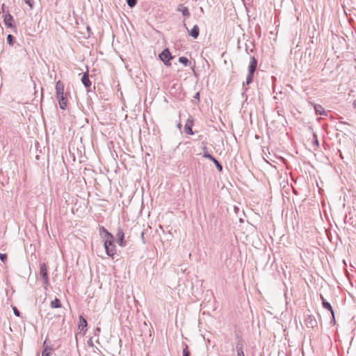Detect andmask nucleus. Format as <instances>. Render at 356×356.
Returning <instances> with one entry per match:
<instances>
[{"mask_svg": "<svg viewBox=\"0 0 356 356\" xmlns=\"http://www.w3.org/2000/svg\"><path fill=\"white\" fill-rule=\"evenodd\" d=\"M309 104L313 106L314 109L315 111V114L316 115L327 116L330 111H325L321 104H315L311 102H309Z\"/></svg>", "mask_w": 356, "mask_h": 356, "instance_id": "6e6552de", "label": "nucleus"}, {"mask_svg": "<svg viewBox=\"0 0 356 356\" xmlns=\"http://www.w3.org/2000/svg\"><path fill=\"white\" fill-rule=\"evenodd\" d=\"M15 42V38L13 35L8 34L7 36V43L10 46H13Z\"/></svg>", "mask_w": 356, "mask_h": 356, "instance_id": "bb28decb", "label": "nucleus"}, {"mask_svg": "<svg viewBox=\"0 0 356 356\" xmlns=\"http://www.w3.org/2000/svg\"><path fill=\"white\" fill-rule=\"evenodd\" d=\"M25 3H26L30 8H33L34 5V0H23Z\"/></svg>", "mask_w": 356, "mask_h": 356, "instance_id": "2f4dec72", "label": "nucleus"}, {"mask_svg": "<svg viewBox=\"0 0 356 356\" xmlns=\"http://www.w3.org/2000/svg\"><path fill=\"white\" fill-rule=\"evenodd\" d=\"M234 335L236 341V343H245V340L243 339L240 330H235Z\"/></svg>", "mask_w": 356, "mask_h": 356, "instance_id": "4be33fe9", "label": "nucleus"}, {"mask_svg": "<svg viewBox=\"0 0 356 356\" xmlns=\"http://www.w3.org/2000/svg\"><path fill=\"white\" fill-rule=\"evenodd\" d=\"M203 152L202 154V157L209 159L211 161L215 160V157L209 152L208 147L207 145H204L202 147Z\"/></svg>", "mask_w": 356, "mask_h": 356, "instance_id": "6ab92c4d", "label": "nucleus"}, {"mask_svg": "<svg viewBox=\"0 0 356 356\" xmlns=\"http://www.w3.org/2000/svg\"><path fill=\"white\" fill-rule=\"evenodd\" d=\"M13 313L16 316H20L21 312L15 307H13Z\"/></svg>", "mask_w": 356, "mask_h": 356, "instance_id": "72a5a7b5", "label": "nucleus"}, {"mask_svg": "<svg viewBox=\"0 0 356 356\" xmlns=\"http://www.w3.org/2000/svg\"><path fill=\"white\" fill-rule=\"evenodd\" d=\"M321 301H322V306L324 309L328 310L331 314H332V320L330 321V323H335V316H334V309L331 305V304L327 301L324 297L321 295Z\"/></svg>", "mask_w": 356, "mask_h": 356, "instance_id": "423d86ee", "label": "nucleus"}, {"mask_svg": "<svg viewBox=\"0 0 356 356\" xmlns=\"http://www.w3.org/2000/svg\"><path fill=\"white\" fill-rule=\"evenodd\" d=\"M179 62L184 65L185 67H187L191 64V62L186 56H180L179 58Z\"/></svg>", "mask_w": 356, "mask_h": 356, "instance_id": "393cba45", "label": "nucleus"}, {"mask_svg": "<svg viewBox=\"0 0 356 356\" xmlns=\"http://www.w3.org/2000/svg\"><path fill=\"white\" fill-rule=\"evenodd\" d=\"M254 74V72H248V75L246 76V80L245 82L243 83V87L245 85H247V86L250 85L253 81Z\"/></svg>", "mask_w": 356, "mask_h": 356, "instance_id": "5701e85b", "label": "nucleus"}, {"mask_svg": "<svg viewBox=\"0 0 356 356\" xmlns=\"http://www.w3.org/2000/svg\"><path fill=\"white\" fill-rule=\"evenodd\" d=\"M200 92H197L194 96H193V99L194 100L193 101V102L197 105L199 103H200Z\"/></svg>", "mask_w": 356, "mask_h": 356, "instance_id": "c756f323", "label": "nucleus"}, {"mask_svg": "<svg viewBox=\"0 0 356 356\" xmlns=\"http://www.w3.org/2000/svg\"><path fill=\"white\" fill-rule=\"evenodd\" d=\"M81 83L84 86V87L86 88L87 92H90L92 91L91 90V85L92 83L89 79V74L88 72L86 71L82 74L81 76Z\"/></svg>", "mask_w": 356, "mask_h": 356, "instance_id": "0eeeda50", "label": "nucleus"}, {"mask_svg": "<svg viewBox=\"0 0 356 356\" xmlns=\"http://www.w3.org/2000/svg\"><path fill=\"white\" fill-rule=\"evenodd\" d=\"M183 356H191V353L188 350V346L186 343H183Z\"/></svg>", "mask_w": 356, "mask_h": 356, "instance_id": "cd10ccee", "label": "nucleus"}, {"mask_svg": "<svg viewBox=\"0 0 356 356\" xmlns=\"http://www.w3.org/2000/svg\"><path fill=\"white\" fill-rule=\"evenodd\" d=\"M51 307L54 309L60 308L62 306L61 302L59 298H55L54 300L51 301Z\"/></svg>", "mask_w": 356, "mask_h": 356, "instance_id": "b1692460", "label": "nucleus"}, {"mask_svg": "<svg viewBox=\"0 0 356 356\" xmlns=\"http://www.w3.org/2000/svg\"><path fill=\"white\" fill-rule=\"evenodd\" d=\"M141 238L143 240V243L145 244V238H144V232H141Z\"/></svg>", "mask_w": 356, "mask_h": 356, "instance_id": "4c0bfd02", "label": "nucleus"}, {"mask_svg": "<svg viewBox=\"0 0 356 356\" xmlns=\"http://www.w3.org/2000/svg\"><path fill=\"white\" fill-rule=\"evenodd\" d=\"M338 152L340 153V157L341 159H343V156H342V154H341V152L340 149H338Z\"/></svg>", "mask_w": 356, "mask_h": 356, "instance_id": "37998d69", "label": "nucleus"}, {"mask_svg": "<svg viewBox=\"0 0 356 356\" xmlns=\"http://www.w3.org/2000/svg\"><path fill=\"white\" fill-rule=\"evenodd\" d=\"M339 124H348V123H347V122H343V121H339Z\"/></svg>", "mask_w": 356, "mask_h": 356, "instance_id": "a19ab883", "label": "nucleus"}, {"mask_svg": "<svg viewBox=\"0 0 356 356\" xmlns=\"http://www.w3.org/2000/svg\"><path fill=\"white\" fill-rule=\"evenodd\" d=\"M1 7H2V11L4 13L5 4H4V3H3V4H2V6H1Z\"/></svg>", "mask_w": 356, "mask_h": 356, "instance_id": "79ce46f5", "label": "nucleus"}, {"mask_svg": "<svg viewBox=\"0 0 356 356\" xmlns=\"http://www.w3.org/2000/svg\"><path fill=\"white\" fill-rule=\"evenodd\" d=\"M99 234L102 238L104 240L108 238H113V234L109 232L104 226H100L99 228Z\"/></svg>", "mask_w": 356, "mask_h": 356, "instance_id": "ddd939ff", "label": "nucleus"}, {"mask_svg": "<svg viewBox=\"0 0 356 356\" xmlns=\"http://www.w3.org/2000/svg\"><path fill=\"white\" fill-rule=\"evenodd\" d=\"M191 68H192V70H193V71L194 74H196L195 70V64H193V67H192Z\"/></svg>", "mask_w": 356, "mask_h": 356, "instance_id": "ea45409f", "label": "nucleus"}, {"mask_svg": "<svg viewBox=\"0 0 356 356\" xmlns=\"http://www.w3.org/2000/svg\"><path fill=\"white\" fill-rule=\"evenodd\" d=\"M193 124H194V119L193 118V117L190 116L188 118V120L184 125V132L188 135H191V136L194 135L195 133L193 132V131L192 129Z\"/></svg>", "mask_w": 356, "mask_h": 356, "instance_id": "9d476101", "label": "nucleus"}, {"mask_svg": "<svg viewBox=\"0 0 356 356\" xmlns=\"http://www.w3.org/2000/svg\"><path fill=\"white\" fill-rule=\"evenodd\" d=\"M86 29H87V31H88V37L89 38L90 36V33H91V29H90V27L89 26H87Z\"/></svg>", "mask_w": 356, "mask_h": 356, "instance_id": "e433bc0d", "label": "nucleus"}, {"mask_svg": "<svg viewBox=\"0 0 356 356\" xmlns=\"http://www.w3.org/2000/svg\"><path fill=\"white\" fill-rule=\"evenodd\" d=\"M58 101L59 107L62 110H65L67 108V99L64 94L56 96Z\"/></svg>", "mask_w": 356, "mask_h": 356, "instance_id": "2eb2a0df", "label": "nucleus"}, {"mask_svg": "<svg viewBox=\"0 0 356 356\" xmlns=\"http://www.w3.org/2000/svg\"><path fill=\"white\" fill-rule=\"evenodd\" d=\"M79 329L85 334L87 332L88 321L83 315L79 316Z\"/></svg>", "mask_w": 356, "mask_h": 356, "instance_id": "9b49d317", "label": "nucleus"}, {"mask_svg": "<svg viewBox=\"0 0 356 356\" xmlns=\"http://www.w3.org/2000/svg\"><path fill=\"white\" fill-rule=\"evenodd\" d=\"M3 22L7 28L11 29L14 32L17 31V26L13 16L7 11L3 15Z\"/></svg>", "mask_w": 356, "mask_h": 356, "instance_id": "20e7f679", "label": "nucleus"}, {"mask_svg": "<svg viewBox=\"0 0 356 356\" xmlns=\"http://www.w3.org/2000/svg\"><path fill=\"white\" fill-rule=\"evenodd\" d=\"M212 161V162L214 163V165H216V168H217L218 171L219 172H222V170H223V167H222V164H221V163H220V162H219V161H218L216 158H215V160H213V161Z\"/></svg>", "mask_w": 356, "mask_h": 356, "instance_id": "a878e982", "label": "nucleus"}, {"mask_svg": "<svg viewBox=\"0 0 356 356\" xmlns=\"http://www.w3.org/2000/svg\"><path fill=\"white\" fill-rule=\"evenodd\" d=\"M248 90V88H243V91L242 92V96H243V97H245V99H248V95H246V92H247Z\"/></svg>", "mask_w": 356, "mask_h": 356, "instance_id": "c9c22d12", "label": "nucleus"}, {"mask_svg": "<svg viewBox=\"0 0 356 356\" xmlns=\"http://www.w3.org/2000/svg\"><path fill=\"white\" fill-rule=\"evenodd\" d=\"M99 234L102 238L104 240L108 238H113V234L109 232L104 226H100L99 228Z\"/></svg>", "mask_w": 356, "mask_h": 356, "instance_id": "4468645a", "label": "nucleus"}, {"mask_svg": "<svg viewBox=\"0 0 356 356\" xmlns=\"http://www.w3.org/2000/svg\"><path fill=\"white\" fill-rule=\"evenodd\" d=\"M126 1L130 8L135 7L138 3V0H126Z\"/></svg>", "mask_w": 356, "mask_h": 356, "instance_id": "c85d7f7f", "label": "nucleus"}, {"mask_svg": "<svg viewBox=\"0 0 356 356\" xmlns=\"http://www.w3.org/2000/svg\"><path fill=\"white\" fill-rule=\"evenodd\" d=\"M87 344L89 347H91V348H93L95 346H94V343H93V341H92V337L90 338L88 341H87Z\"/></svg>", "mask_w": 356, "mask_h": 356, "instance_id": "f704fd0d", "label": "nucleus"}, {"mask_svg": "<svg viewBox=\"0 0 356 356\" xmlns=\"http://www.w3.org/2000/svg\"><path fill=\"white\" fill-rule=\"evenodd\" d=\"M39 276L42 280L44 288L47 289V286H49V280L47 266L45 263H42L40 265Z\"/></svg>", "mask_w": 356, "mask_h": 356, "instance_id": "f03ea898", "label": "nucleus"}, {"mask_svg": "<svg viewBox=\"0 0 356 356\" xmlns=\"http://www.w3.org/2000/svg\"><path fill=\"white\" fill-rule=\"evenodd\" d=\"M116 242L119 246L124 248L127 245V241L124 239V233L122 228L120 226L117 228L115 234Z\"/></svg>", "mask_w": 356, "mask_h": 356, "instance_id": "39448f33", "label": "nucleus"}, {"mask_svg": "<svg viewBox=\"0 0 356 356\" xmlns=\"http://www.w3.org/2000/svg\"><path fill=\"white\" fill-rule=\"evenodd\" d=\"M176 10L181 13L182 15L186 17H188L191 15L188 8L183 6V5H179Z\"/></svg>", "mask_w": 356, "mask_h": 356, "instance_id": "a211bd4d", "label": "nucleus"}, {"mask_svg": "<svg viewBox=\"0 0 356 356\" xmlns=\"http://www.w3.org/2000/svg\"><path fill=\"white\" fill-rule=\"evenodd\" d=\"M305 325L307 327L314 328L318 325L317 321L314 316L312 314H307L305 319Z\"/></svg>", "mask_w": 356, "mask_h": 356, "instance_id": "1a4fd4ad", "label": "nucleus"}, {"mask_svg": "<svg viewBox=\"0 0 356 356\" xmlns=\"http://www.w3.org/2000/svg\"><path fill=\"white\" fill-rule=\"evenodd\" d=\"M353 107L354 109L356 110V99L353 101Z\"/></svg>", "mask_w": 356, "mask_h": 356, "instance_id": "58836bf2", "label": "nucleus"}, {"mask_svg": "<svg viewBox=\"0 0 356 356\" xmlns=\"http://www.w3.org/2000/svg\"><path fill=\"white\" fill-rule=\"evenodd\" d=\"M8 259V256L5 253H0V260L3 263L6 264Z\"/></svg>", "mask_w": 356, "mask_h": 356, "instance_id": "7c9ffc66", "label": "nucleus"}, {"mask_svg": "<svg viewBox=\"0 0 356 356\" xmlns=\"http://www.w3.org/2000/svg\"><path fill=\"white\" fill-rule=\"evenodd\" d=\"M257 59L254 56H251L250 63L248 65V72H255L257 67Z\"/></svg>", "mask_w": 356, "mask_h": 356, "instance_id": "dca6fc26", "label": "nucleus"}, {"mask_svg": "<svg viewBox=\"0 0 356 356\" xmlns=\"http://www.w3.org/2000/svg\"><path fill=\"white\" fill-rule=\"evenodd\" d=\"M184 27L187 29L188 35L191 36L193 38L197 39L198 38L200 35V28L198 25L195 24L191 30H188L186 26V24L184 23Z\"/></svg>", "mask_w": 356, "mask_h": 356, "instance_id": "f8f14e48", "label": "nucleus"}, {"mask_svg": "<svg viewBox=\"0 0 356 356\" xmlns=\"http://www.w3.org/2000/svg\"><path fill=\"white\" fill-rule=\"evenodd\" d=\"M114 242L115 237H113V238L104 240V247L106 254L112 259H114L117 252L116 245H115Z\"/></svg>", "mask_w": 356, "mask_h": 356, "instance_id": "f257e3e1", "label": "nucleus"}, {"mask_svg": "<svg viewBox=\"0 0 356 356\" xmlns=\"http://www.w3.org/2000/svg\"><path fill=\"white\" fill-rule=\"evenodd\" d=\"M159 58L166 66L171 65V60L173 59V56L170 51L168 48L164 49L159 54Z\"/></svg>", "mask_w": 356, "mask_h": 356, "instance_id": "7ed1b4c3", "label": "nucleus"}, {"mask_svg": "<svg viewBox=\"0 0 356 356\" xmlns=\"http://www.w3.org/2000/svg\"><path fill=\"white\" fill-rule=\"evenodd\" d=\"M64 84L60 81H58L56 83V96L64 94Z\"/></svg>", "mask_w": 356, "mask_h": 356, "instance_id": "aec40b11", "label": "nucleus"}, {"mask_svg": "<svg viewBox=\"0 0 356 356\" xmlns=\"http://www.w3.org/2000/svg\"><path fill=\"white\" fill-rule=\"evenodd\" d=\"M43 350L42 352V356H51V351L53 348L51 346L47 345V339L43 343Z\"/></svg>", "mask_w": 356, "mask_h": 356, "instance_id": "f3484780", "label": "nucleus"}, {"mask_svg": "<svg viewBox=\"0 0 356 356\" xmlns=\"http://www.w3.org/2000/svg\"><path fill=\"white\" fill-rule=\"evenodd\" d=\"M314 140L313 141V144L318 147L320 144H319L316 134H314Z\"/></svg>", "mask_w": 356, "mask_h": 356, "instance_id": "473e14b6", "label": "nucleus"}, {"mask_svg": "<svg viewBox=\"0 0 356 356\" xmlns=\"http://www.w3.org/2000/svg\"><path fill=\"white\" fill-rule=\"evenodd\" d=\"M244 346L245 343H236L235 350L236 352V356H245L243 351Z\"/></svg>", "mask_w": 356, "mask_h": 356, "instance_id": "412c9836", "label": "nucleus"}, {"mask_svg": "<svg viewBox=\"0 0 356 356\" xmlns=\"http://www.w3.org/2000/svg\"><path fill=\"white\" fill-rule=\"evenodd\" d=\"M100 332V329H99V328H97V329L96 330L95 333H96V332Z\"/></svg>", "mask_w": 356, "mask_h": 356, "instance_id": "c03bdc74", "label": "nucleus"}]
</instances>
